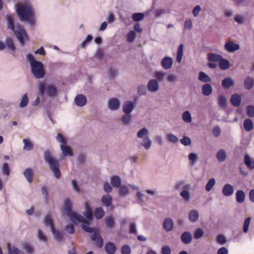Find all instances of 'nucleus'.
<instances>
[{"label":"nucleus","mask_w":254,"mask_h":254,"mask_svg":"<svg viewBox=\"0 0 254 254\" xmlns=\"http://www.w3.org/2000/svg\"><path fill=\"white\" fill-rule=\"evenodd\" d=\"M6 20L8 28L13 33L21 46H24L25 42L29 39L28 35L24 28L18 22L15 24L14 18L7 15Z\"/></svg>","instance_id":"nucleus-1"},{"label":"nucleus","mask_w":254,"mask_h":254,"mask_svg":"<svg viewBox=\"0 0 254 254\" xmlns=\"http://www.w3.org/2000/svg\"><path fill=\"white\" fill-rule=\"evenodd\" d=\"M15 10L21 21L26 22L31 27L35 26L34 11L29 3L25 2L16 5Z\"/></svg>","instance_id":"nucleus-2"},{"label":"nucleus","mask_w":254,"mask_h":254,"mask_svg":"<svg viewBox=\"0 0 254 254\" xmlns=\"http://www.w3.org/2000/svg\"><path fill=\"white\" fill-rule=\"evenodd\" d=\"M26 59L30 63L31 72L33 76L37 79L43 78L45 75L44 66L43 63L35 60L31 54L27 55Z\"/></svg>","instance_id":"nucleus-3"},{"label":"nucleus","mask_w":254,"mask_h":254,"mask_svg":"<svg viewBox=\"0 0 254 254\" xmlns=\"http://www.w3.org/2000/svg\"><path fill=\"white\" fill-rule=\"evenodd\" d=\"M44 158L46 163L49 165L50 169L54 174L55 177L58 179H60L61 173L58 161L52 156L51 152L48 150L44 152Z\"/></svg>","instance_id":"nucleus-4"},{"label":"nucleus","mask_w":254,"mask_h":254,"mask_svg":"<svg viewBox=\"0 0 254 254\" xmlns=\"http://www.w3.org/2000/svg\"><path fill=\"white\" fill-rule=\"evenodd\" d=\"M67 216L74 225H76L79 223H82L81 228L85 232L87 233H92L93 232L94 228L89 226L88 222H87L86 220L81 215L72 211Z\"/></svg>","instance_id":"nucleus-5"},{"label":"nucleus","mask_w":254,"mask_h":254,"mask_svg":"<svg viewBox=\"0 0 254 254\" xmlns=\"http://www.w3.org/2000/svg\"><path fill=\"white\" fill-rule=\"evenodd\" d=\"M39 94L44 96L45 94L50 98H53L58 94V90L56 86L51 84L46 85L45 83H40L38 85Z\"/></svg>","instance_id":"nucleus-6"},{"label":"nucleus","mask_w":254,"mask_h":254,"mask_svg":"<svg viewBox=\"0 0 254 254\" xmlns=\"http://www.w3.org/2000/svg\"><path fill=\"white\" fill-rule=\"evenodd\" d=\"M91 233L92 234L90 236L91 240L96 242V245L98 248H101L103 246V239L94 229Z\"/></svg>","instance_id":"nucleus-7"},{"label":"nucleus","mask_w":254,"mask_h":254,"mask_svg":"<svg viewBox=\"0 0 254 254\" xmlns=\"http://www.w3.org/2000/svg\"><path fill=\"white\" fill-rule=\"evenodd\" d=\"M101 201L106 207L109 208L110 210L114 209L115 206L112 203L113 198L110 195L107 194L103 195Z\"/></svg>","instance_id":"nucleus-8"},{"label":"nucleus","mask_w":254,"mask_h":254,"mask_svg":"<svg viewBox=\"0 0 254 254\" xmlns=\"http://www.w3.org/2000/svg\"><path fill=\"white\" fill-rule=\"evenodd\" d=\"M74 102L77 106L82 107L86 104L87 101L84 95L80 94L75 96Z\"/></svg>","instance_id":"nucleus-9"},{"label":"nucleus","mask_w":254,"mask_h":254,"mask_svg":"<svg viewBox=\"0 0 254 254\" xmlns=\"http://www.w3.org/2000/svg\"><path fill=\"white\" fill-rule=\"evenodd\" d=\"M121 106V102L117 98H112L108 101V107L112 111L118 110Z\"/></svg>","instance_id":"nucleus-10"},{"label":"nucleus","mask_w":254,"mask_h":254,"mask_svg":"<svg viewBox=\"0 0 254 254\" xmlns=\"http://www.w3.org/2000/svg\"><path fill=\"white\" fill-rule=\"evenodd\" d=\"M225 49L229 53H233L240 49V46L237 43H234L232 41L226 42L224 45Z\"/></svg>","instance_id":"nucleus-11"},{"label":"nucleus","mask_w":254,"mask_h":254,"mask_svg":"<svg viewBox=\"0 0 254 254\" xmlns=\"http://www.w3.org/2000/svg\"><path fill=\"white\" fill-rule=\"evenodd\" d=\"M159 83L156 79H152L148 81L147 89L149 92H155L159 90Z\"/></svg>","instance_id":"nucleus-12"},{"label":"nucleus","mask_w":254,"mask_h":254,"mask_svg":"<svg viewBox=\"0 0 254 254\" xmlns=\"http://www.w3.org/2000/svg\"><path fill=\"white\" fill-rule=\"evenodd\" d=\"M134 103L130 101H126L123 105V111L126 114H130L134 109Z\"/></svg>","instance_id":"nucleus-13"},{"label":"nucleus","mask_w":254,"mask_h":254,"mask_svg":"<svg viewBox=\"0 0 254 254\" xmlns=\"http://www.w3.org/2000/svg\"><path fill=\"white\" fill-rule=\"evenodd\" d=\"M173 63V59L170 57H165L161 62V64L163 68L169 69L171 68Z\"/></svg>","instance_id":"nucleus-14"},{"label":"nucleus","mask_w":254,"mask_h":254,"mask_svg":"<svg viewBox=\"0 0 254 254\" xmlns=\"http://www.w3.org/2000/svg\"><path fill=\"white\" fill-rule=\"evenodd\" d=\"M163 227L166 232L171 231L174 227L172 219L169 217L165 218L163 223Z\"/></svg>","instance_id":"nucleus-15"},{"label":"nucleus","mask_w":254,"mask_h":254,"mask_svg":"<svg viewBox=\"0 0 254 254\" xmlns=\"http://www.w3.org/2000/svg\"><path fill=\"white\" fill-rule=\"evenodd\" d=\"M104 249L107 254H115L117 248L113 243L109 242L105 244Z\"/></svg>","instance_id":"nucleus-16"},{"label":"nucleus","mask_w":254,"mask_h":254,"mask_svg":"<svg viewBox=\"0 0 254 254\" xmlns=\"http://www.w3.org/2000/svg\"><path fill=\"white\" fill-rule=\"evenodd\" d=\"M222 191L224 196H230L234 193V188L230 184H226L223 187Z\"/></svg>","instance_id":"nucleus-17"},{"label":"nucleus","mask_w":254,"mask_h":254,"mask_svg":"<svg viewBox=\"0 0 254 254\" xmlns=\"http://www.w3.org/2000/svg\"><path fill=\"white\" fill-rule=\"evenodd\" d=\"M181 239L184 244H189L192 240L191 234L188 231L184 232L181 236Z\"/></svg>","instance_id":"nucleus-18"},{"label":"nucleus","mask_w":254,"mask_h":254,"mask_svg":"<svg viewBox=\"0 0 254 254\" xmlns=\"http://www.w3.org/2000/svg\"><path fill=\"white\" fill-rule=\"evenodd\" d=\"M230 102L233 106L237 107L241 104V97L237 93L231 95Z\"/></svg>","instance_id":"nucleus-19"},{"label":"nucleus","mask_w":254,"mask_h":254,"mask_svg":"<svg viewBox=\"0 0 254 254\" xmlns=\"http://www.w3.org/2000/svg\"><path fill=\"white\" fill-rule=\"evenodd\" d=\"M51 231L54 236V239L56 241L61 242L64 240V234L63 232L57 230L55 228L53 229Z\"/></svg>","instance_id":"nucleus-20"},{"label":"nucleus","mask_w":254,"mask_h":254,"mask_svg":"<svg viewBox=\"0 0 254 254\" xmlns=\"http://www.w3.org/2000/svg\"><path fill=\"white\" fill-rule=\"evenodd\" d=\"M202 93L205 96H209L212 92V87L209 83H205L201 87Z\"/></svg>","instance_id":"nucleus-21"},{"label":"nucleus","mask_w":254,"mask_h":254,"mask_svg":"<svg viewBox=\"0 0 254 254\" xmlns=\"http://www.w3.org/2000/svg\"><path fill=\"white\" fill-rule=\"evenodd\" d=\"M221 84L224 89H227L234 85V82L231 77H228L222 80Z\"/></svg>","instance_id":"nucleus-22"},{"label":"nucleus","mask_w":254,"mask_h":254,"mask_svg":"<svg viewBox=\"0 0 254 254\" xmlns=\"http://www.w3.org/2000/svg\"><path fill=\"white\" fill-rule=\"evenodd\" d=\"M189 220L191 222H196L199 218V213L197 210H191L188 214Z\"/></svg>","instance_id":"nucleus-23"},{"label":"nucleus","mask_w":254,"mask_h":254,"mask_svg":"<svg viewBox=\"0 0 254 254\" xmlns=\"http://www.w3.org/2000/svg\"><path fill=\"white\" fill-rule=\"evenodd\" d=\"M33 171L31 168L26 169L23 173L24 177L25 178V179L29 183H32L33 177Z\"/></svg>","instance_id":"nucleus-24"},{"label":"nucleus","mask_w":254,"mask_h":254,"mask_svg":"<svg viewBox=\"0 0 254 254\" xmlns=\"http://www.w3.org/2000/svg\"><path fill=\"white\" fill-rule=\"evenodd\" d=\"M111 183L114 187L119 188L121 187L122 180L118 176H113L110 178Z\"/></svg>","instance_id":"nucleus-25"},{"label":"nucleus","mask_w":254,"mask_h":254,"mask_svg":"<svg viewBox=\"0 0 254 254\" xmlns=\"http://www.w3.org/2000/svg\"><path fill=\"white\" fill-rule=\"evenodd\" d=\"M61 149L64 156H72L73 155V152L71 148L66 145V144L64 145V144H61Z\"/></svg>","instance_id":"nucleus-26"},{"label":"nucleus","mask_w":254,"mask_h":254,"mask_svg":"<svg viewBox=\"0 0 254 254\" xmlns=\"http://www.w3.org/2000/svg\"><path fill=\"white\" fill-rule=\"evenodd\" d=\"M7 254H24V253L14 246H11L10 243L7 244Z\"/></svg>","instance_id":"nucleus-27"},{"label":"nucleus","mask_w":254,"mask_h":254,"mask_svg":"<svg viewBox=\"0 0 254 254\" xmlns=\"http://www.w3.org/2000/svg\"><path fill=\"white\" fill-rule=\"evenodd\" d=\"M222 56L219 54L213 53L207 54V59L210 62H218L221 60Z\"/></svg>","instance_id":"nucleus-28"},{"label":"nucleus","mask_w":254,"mask_h":254,"mask_svg":"<svg viewBox=\"0 0 254 254\" xmlns=\"http://www.w3.org/2000/svg\"><path fill=\"white\" fill-rule=\"evenodd\" d=\"M198 79L205 83L210 82L211 81V77L203 71H200L198 73Z\"/></svg>","instance_id":"nucleus-29"},{"label":"nucleus","mask_w":254,"mask_h":254,"mask_svg":"<svg viewBox=\"0 0 254 254\" xmlns=\"http://www.w3.org/2000/svg\"><path fill=\"white\" fill-rule=\"evenodd\" d=\"M219 67L222 70H226L230 68V63L228 60L224 59L222 57L219 62Z\"/></svg>","instance_id":"nucleus-30"},{"label":"nucleus","mask_w":254,"mask_h":254,"mask_svg":"<svg viewBox=\"0 0 254 254\" xmlns=\"http://www.w3.org/2000/svg\"><path fill=\"white\" fill-rule=\"evenodd\" d=\"M84 215L86 217V220L87 222L88 221L90 222L92 220L93 218V212L92 210L90 208V207L87 204L85 206V211L83 213Z\"/></svg>","instance_id":"nucleus-31"},{"label":"nucleus","mask_w":254,"mask_h":254,"mask_svg":"<svg viewBox=\"0 0 254 254\" xmlns=\"http://www.w3.org/2000/svg\"><path fill=\"white\" fill-rule=\"evenodd\" d=\"M43 223L45 226L50 227L51 231L53 229H54L55 228L54 224V221L51 217L49 214H47L45 216Z\"/></svg>","instance_id":"nucleus-32"},{"label":"nucleus","mask_w":254,"mask_h":254,"mask_svg":"<svg viewBox=\"0 0 254 254\" xmlns=\"http://www.w3.org/2000/svg\"><path fill=\"white\" fill-rule=\"evenodd\" d=\"M72 208V204L71 201L69 199L66 198L64 201V208L67 215L73 211Z\"/></svg>","instance_id":"nucleus-33"},{"label":"nucleus","mask_w":254,"mask_h":254,"mask_svg":"<svg viewBox=\"0 0 254 254\" xmlns=\"http://www.w3.org/2000/svg\"><path fill=\"white\" fill-rule=\"evenodd\" d=\"M5 46H6L7 48L12 52V54L14 56V51H15L16 48L13 41L10 38H7L6 39Z\"/></svg>","instance_id":"nucleus-34"},{"label":"nucleus","mask_w":254,"mask_h":254,"mask_svg":"<svg viewBox=\"0 0 254 254\" xmlns=\"http://www.w3.org/2000/svg\"><path fill=\"white\" fill-rule=\"evenodd\" d=\"M105 223L107 228L111 229L114 227L115 221L113 216H109L105 218Z\"/></svg>","instance_id":"nucleus-35"},{"label":"nucleus","mask_w":254,"mask_h":254,"mask_svg":"<svg viewBox=\"0 0 254 254\" xmlns=\"http://www.w3.org/2000/svg\"><path fill=\"white\" fill-rule=\"evenodd\" d=\"M227 157L226 153L223 149H221L216 154V158L220 162H224Z\"/></svg>","instance_id":"nucleus-36"},{"label":"nucleus","mask_w":254,"mask_h":254,"mask_svg":"<svg viewBox=\"0 0 254 254\" xmlns=\"http://www.w3.org/2000/svg\"><path fill=\"white\" fill-rule=\"evenodd\" d=\"M151 140L147 136H145L142 139V142L140 143V145L146 149H149L151 146Z\"/></svg>","instance_id":"nucleus-37"},{"label":"nucleus","mask_w":254,"mask_h":254,"mask_svg":"<svg viewBox=\"0 0 254 254\" xmlns=\"http://www.w3.org/2000/svg\"><path fill=\"white\" fill-rule=\"evenodd\" d=\"M104 214L105 212L102 208L99 207L95 209L94 216L97 219L100 220L102 219L104 216Z\"/></svg>","instance_id":"nucleus-38"},{"label":"nucleus","mask_w":254,"mask_h":254,"mask_svg":"<svg viewBox=\"0 0 254 254\" xmlns=\"http://www.w3.org/2000/svg\"><path fill=\"white\" fill-rule=\"evenodd\" d=\"M253 122L250 119H246L244 122V127L247 131H251L253 128Z\"/></svg>","instance_id":"nucleus-39"},{"label":"nucleus","mask_w":254,"mask_h":254,"mask_svg":"<svg viewBox=\"0 0 254 254\" xmlns=\"http://www.w3.org/2000/svg\"><path fill=\"white\" fill-rule=\"evenodd\" d=\"M236 200L238 203H242L244 201L245 198V194L242 190H238L236 193Z\"/></svg>","instance_id":"nucleus-40"},{"label":"nucleus","mask_w":254,"mask_h":254,"mask_svg":"<svg viewBox=\"0 0 254 254\" xmlns=\"http://www.w3.org/2000/svg\"><path fill=\"white\" fill-rule=\"evenodd\" d=\"M23 142L24 143L23 149L27 151H30L33 148V145L31 141H30L28 139H24L23 140Z\"/></svg>","instance_id":"nucleus-41"},{"label":"nucleus","mask_w":254,"mask_h":254,"mask_svg":"<svg viewBox=\"0 0 254 254\" xmlns=\"http://www.w3.org/2000/svg\"><path fill=\"white\" fill-rule=\"evenodd\" d=\"M190 186L189 185H185L184 181L179 182L176 183L175 186L176 190L184 189L188 190L190 188Z\"/></svg>","instance_id":"nucleus-42"},{"label":"nucleus","mask_w":254,"mask_h":254,"mask_svg":"<svg viewBox=\"0 0 254 254\" xmlns=\"http://www.w3.org/2000/svg\"><path fill=\"white\" fill-rule=\"evenodd\" d=\"M144 17V13L141 12L134 13L132 15V19L135 22H138L142 20Z\"/></svg>","instance_id":"nucleus-43"},{"label":"nucleus","mask_w":254,"mask_h":254,"mask_svg":"<svg viewBox=\"0 0 254 254\" xmlns=\"http://www.w3.org/2000/svg\"><path fill=\"white\" fill-rule=\"evenodd\" d=\"M120 195L123 197L127 196L129 193V190L127 186H123L120 187Z\"/></svg>","instance_id":"nucleus-44"},{"label":"nucleus","mask_w":254,"mask_h":254,"mask_svg":"<svg viewBox=\"0 0 254 254\" xmlns=\"http://www.w3.org/2000/svg\"><path fill=\"white\" fill-rule=\"evenodd\" d=\"M183 120L187 123H190L192 121V118L190 113L188 111H185L182 114Z\"/></svg>","instance_id":"nucleus-45"},{"label":"nucleus","mask_w":254,"mask_h":254,"mask_svg":"<svg viewBox=\"0 0 254 254\" xmlns=\"http://www.w3.org/2000/svg\"><path fill=\"white\" fill-rule=\"evenodd\" d=\"M29 102V99L27 94H25L22 96L19 104V107L24 108L26 107Z\"/></svg>","instance_id":"nucleus-46"},{"label":"nucleus","mask_w":254,"mask_h":254,"mask_svg":"<svg viewBox=\"0 0 254 254\" xmlns=\"http://www.w3.org/2000/svg\"><path fill=\"white\" fill-rule=\"evenodd\" d=\"M180 196L186 201H189L190 199V194L187 190H182L180 193Z\"/></svg>","instance_id":"nucleus-47"},{"label":"nucleus","mask_w":254,"mask_h":254,"mask_svg":"<svg viewBox=\"0 0 254 254\" xmlns=\"http://www.w3.org/2000/svg\"><path fill=\"white\" fill-rule=\"evenodd\" d=\"M215 180L214 178H211L209 180L205 186V190L207 191H210L215 184Z\"/></svg>","instance_id":"nucleus-48"},{"label":"nucleus","mask_w":254,"mask_h":254,"mask_svg":"<svg viewBox=\"0 0 254 254\" xmlns=\"http://www.w3.org/2000/svg\"><path fill=\"white\" fill-rule=\"evenodd\" d=\"M131 120L132 118L130 114H126L121 119L123 124L126 125H129L131 122Z\"/></svg>","instance_id":"nucleus-49"},{"label":"nucleus","mask_w":254,"mask_h":254,"mask_svg":"<svg viewBox=\"0 0 254 254\" xmlns=\"http://www.w3.org/2000/svg\"><path fill=\"white\" fill-rule=\"evenodd\" d=\"M10 171L9 165L7 163H4L2 167V173L4 176H8L10 174Z\"/></svg>","instance_id":"nucleus-50"},{"label":"nucleus","mask_w":254,"mask_h":254,"mask_svg":"<svg viewBox=\"0 0 254 254\" xmlns=\"http://www.w3.org/2000/svg\"><path fill=\"white\" fill-rule=\"evenodd\" d=\"M254 84V79L251 77H248L245 81V86L247 89H251L252 88Z\"/></svg>","instance_id":"nucleus-51"},{"label":"nucleus","mask_w":254,"mask_h":254,"mask_svg":"<svg viewBox=\"0 0 254 254\" xmlns=\"http://www.w3.org/2000/svg\"><path fill=\"white\" fill-rule=\"evenodd\" d=\"M167 139L171 143H176L178 142V138L172 133H168L166 135Z\"/></svg>","instance_id":"nucleus-52"},{"label":"nucleus","mask_w":254,"mask_h":254,"mask_svg":"<svg viewBox=\"0 0 254 254\" xmlns=\"http://www.w3.org/2000/svg\"><path fill=\"white\" fill-rule=\"evenodd\" d=\"M146 91V87L144 85L141 84L138 86L137 93L139 96H141L145 95Z\"/></svg>","instance_id":"nucleus-53"},{"label":"nucleus","mask_w":254,"mask_h":254,"mask_svg":"<svg viewBox=\"0 0 254 254\" xmlns=\"http://www.w3.org/2000/svg\"><path fill=\"white\" fill-rule=\"evenodd\" d=\"M149 133V131L148 129L145 127L139 129L137 133V137L138 138H141L144 136L145 135L148 134Z\"/></svg>","instance_id":"nucleus-54"},{"label":"nucleus","mask_w":254,"mask_h":254,"mask_svg":"<svg viewBox=\"0 0 254 254\" xmlns=\"http://www.w3.org/2000/svg\"><path fill=\"white\" fill-rule=\"evenodd\" d=\"M188 158L192 164H195L198 159V155L195 153H190L188 156Z\"/></svg>","instance_id":"nucleus-55"},{"label":"nucleus","mask_w":254,"mask_h":254,"mask_svg":"<svg viewBox=\"0 0 254 254\" xmlns=\"http://www.w3.org/2000/svg\"><path fill=\"white\" fill-rule=\"evenodd\" d=\"M64 230L68 234L72 235L74 234L75 232V228L73 225L68 224L65 226Z\"/></svg>","instance_id":"nucleus-56"},{"label":"nucleus","mask_w":254,"mask_h":254,"mask_svg":"<svg viewBox=\"0 0 254 254\" xmlns=\"http://www.w3.org/2000/svg\"><path fill=\"white\" fill-rule=\"evenodd\" d=\"M204 235V232L201 228H197L194 233V237L195 239H199L201 238Z\"/></svg>","instance_id":"nucleus-57"},{"label":"nucleus","mask_w":254,"mask_h":254,"mask_svg":"<svg viewBox=\"0 0 254 254\" xmlns=\"http://www.w3.org/2000/svg\"><path fill=\"white\" fill-rule=\"evenodd\" d=\"M251 219V217H248L246 218L244 221L243 231L245 233H247L248 232Z\"/></svg>","instance_id":"nucleus-58"},{"label":"nucleus","mask_w":254,"mask_h":254,"mask_svg":"<svg viewBox=\"0 0 254 254\" xmlns=\"http://www.w3.org/2000/svg\"><path fill=\"white\" fill-rule=\"evenodd\" d=\"M143 195V194L140 191L136 192V201L138 204L141 205L144 202Z\"/></svg>","instance_id":"nucleus-59"},{"label":"nucleus","mask_w":254,"mask_h":254,"mask_svg":"<svg viewBox=\"0 0 254 254\" xmlns=\"http://www.w3.org/2000/svg\"><path fill=\"white\" fill-rule=\"evenodd\" d=\"M180 142L184 146H188L191 144V141L189 137L184 136L180 139Z\"/></svg>","instance_id":"nucleus-60"},{"label":"nucleus","mask_w":254,"mask_h":254,"mask_svg":"<svg viewBox=\"0 0 254 254\" xmlns=\"http://www.w3.org/2000/svg\"><path fill=\"white\" fill-rule=\"evenodd\" d=\"M38 238L39 241H42L44 243H46L47 242V238L43 233V232L39 230L38 231Z\"/></svg>","instance_id":"nucleus-61"},{"label":"nucleus","mask_w":254,"mask_h":254,"mask_svg":"<svg viewBox=\"0 0 254 254\" xmlns=\"http://www.w3.org/2000/svg\"><path fill=\"white\" fill-rule=\"evenodd\" d=\"M226 99L223 95H220L218 97V104L221 107H224L226 105Z\"/></svg>","instance_id":"nucleus-62"},{"label":"nucleus","mask_w":254,"mask_h":254,"mask_svg":"<svg viewBox=\"0 0 254 254\" xmlns=\"http://www.w3.org/2000/svg\"><path fill=\"white\" fill-rule=\"evenodd\" d=\"M56 139L58 141L62 143V144L65 145L67 143L66 140L62 135V134L59 133L56 136Z\"/></svg>","instance_id":"nucleus-63"},{"label":"nucleus","mask_w":254,"mask_h":254,"mask_svg":"<svg viewBox=\"0 0 254 254\" xmlns=\"http://www.w3.org/2000/svg\"><path fill=\"white\" fill-rule=\"evenodd\" d=\"M122 254H130V248L128 245H125L121 249Z\"/></svg>","instance_id":"nucleus-64"}]
</instances>
